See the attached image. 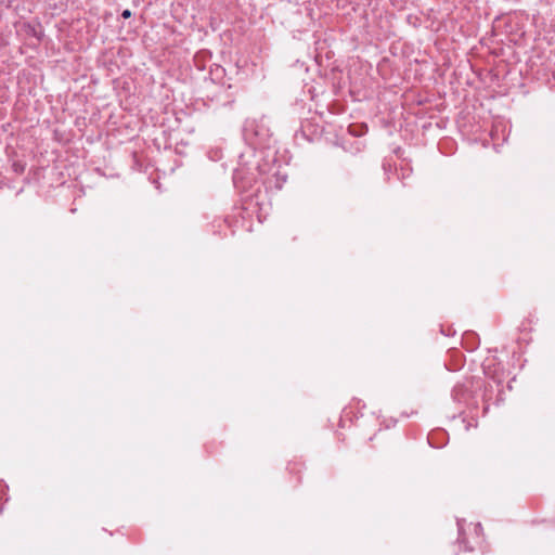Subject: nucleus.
Instances as JSON below:
<instances>
[{
    "label": "nucleus",
    "instance_id": "nucleus-1",
    "mask_svg": "<svg viewBox=\"0 0 555 555\" xmlns=\"http://www.w3.org/2000/svg\"><path fill=\"white\" fill-rule=\"evenodd\" d=\"M468 389L462 384H456L451 392V397L455 402H464L468 398Z\"/></svg>",
    "mask_w": 555,
    "mask_h": 555
},
{
    "label": "nucleus",
    "instance_id": "nucleus-2",
    "mask_svg": "<svg viewBox=\"0 0 555 555\" xmlns=\"http://www.w3.org/2000/svg\"><path fill=\"white\" fill-rule=\"evenodd\" d=\"M12 169L16 175H21L25 170V164L22 162H14L12 164Z\"/></svg>",
    "mask_w": 555,
    "mask_h": 555
},
{
    "label": "nucleus",
    "instance_id": "nucleus-3",
    "mask_svg": "<svg viewBox=\"0 0 555 555\" xmlns=\"http://www.w3.org/2000/svg\"><path fill=\"white\" fill-rule=\"evenodd\" d=\"M132 15L131 11L129 9H126L121 12V17L125 18V20H128L130 18Z\"/></svg>",
    "mask_w": 555,
    "mask_h": 555
},
{
    "label": "nucleus",
    "instance_id": "nucleus-4",
    "mask_svg": "<svg viewBox=\"0 0 555 555\" xmlns=\"http://www.w3.org/2000/svg\"><path fill=\"white\" fill-rule=\"evenodd\" d=\"M457 526H459V542L460 543H464V538H463V534H462V527H461V524L457 522Z\"/></svg>",
    "mask_w": 555,
    "mask_h": 555
}]
</instances>
